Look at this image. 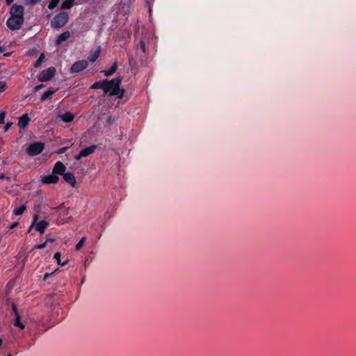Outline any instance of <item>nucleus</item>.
Masks as SVG:
<instances>
[{
	"instance_id": "obj_35",
	"label": "nucleus",
	"mask_w": 356,
	"mask_h": 356,
	"mask_svg": "<svg viewBox=\"0 0 356 356\" xmlns=\"http://www.w3.org/2000/svg\"><path fill=\"white\" fill-rule=\"evenodd\" d=\"M52 273H46L44 275V277H43V280H47V278L49 277H50Z\"/></svg>"
},
{
	"instance_id": "obj_13",
	"label": "nucleus",
	"mask_w": 356,
	"mask_h": 356,
	"mask_svg": "<svg viewBox=\"0 0 356 356\" xmlns=\"http://www.w3.org/2000/svg\"><path fill=\"white\" fill-rule=\"evenodd\" d=\"M30 122V118L27 113L22 115L18 121V126L20 128H25Z\"/></svg>"
},
{
	"instance_id": "obj_32",
	"label": "nucleus",
	"mask_w": 356,
	"mask_h": 356,
	"mask_svg": "<svg viewBox=\"0 0 356 356\" xmlns=\"http://www.w3.org/2000/svg\"><path fill=\"white\" fill-rule=\"evenodd\" d=\"M5 113L2 112L0 113V124L4 123Z\"/></svg>"
},
{
	"instance_id": "obj_21",
	"label": "nucleus",
	"mask_w": 356,
	"mask_h": 356,
	"mask_svg": "<svg viewBox=\"0 0 356 356\" xmlns=\"http://www.w3.org/2000/svg\"><path fill=\"white\" fill-rule=\"evenodd\" d=\"M100 48L92 52L88 56V60L91 63H94L99 56Z\"/></svg>"
},
{
	"instance_id": "obj_42",
	"label": "nucleus",
	"mask_w": 356,
	"mask_h": 356,
	"mask_svg": "<svg viewBox=\"0 0 356 356\" xmlns=\"http://www.w3.org/2000/svg\"><path fill=\"white\" fill-rule=\"evenodd\" d=\"M6 356H13L11 353H8Z\"/></svg>"
},
{
	"instance_id": "obj_19",
	"label": "nucleus",
	"mask_w": 356,
	"mask_h": 356,
	"mask_svg": "<svg viewBox=\"0 0 356 356\" xmlns=\"http://www.w3.org/2000/svg\"><path fill=\"white\" fill-rule=\"evenodd\" d=\"M54 258L56 259V261H57V264L63 266L65 265H66L68 262V259H65L64 261H62L61 260V254L60 252H57L54 254Z\"/></svg>"
},
{
	"instance_id": "obj_7",
	"label": "nucleus",
	"mask_w": 356,
	"mask_h": 356,
	"mask_svg": "<svg viewBox=\"0 0 356 356\" xmlns=\"http://www.w3.org/2000/svg\"><path fill=\"white\" fill-rule=\"evenodd\" d=\"M88 66L87 60H81L75 62L71 67L70 71L72 73L80 72Z\"/></svg>"
},
{
	"instance_id": "obj_23",
	"label": "nucleus",
	"mask_w": 356,
	"mask_h": 356,
	"mask_svg": "<svg viewBox=\"0 0 356 356\" xmlns=\"http://www.w3.org/2000/svg\"><path fill=\"white\" fill-rule=\"evenodd\" d=\"M26 209V205L22 204L20 207L15 208L13 210V213L16 216H19V215H22L25 211Z\"/></svg>"
},
{
	"instance_id": "obj_15",
	"label": "nucleus",
	"mask_w": 356,
	"mask_h": 356,
	"mask_svg": "<svg viewBox=\"0 0 356 356\" xmlns=\"http://www.w3.org/2000/svg\"><path fill=\"white\" fill-rule=\"evenodd\" d=\"M118 64L115 61L113 63V65L111 67L109 70H104L102 71V73H103L106 76H110L113 75L118 70Z\"/></svg>"
},
{
	"instance_id": "obj_11",
	"label": "nucleus",
	"mask_w": 356,
	"mask_h": 356,
	"mask_svg": "<svg viewBox=\"0 0 356 356\" xmlns=\"http://www.w3.org/2000/svg\"><path fill=\"white\" fill-rule=\"evenodd\" d=\"M63 179L65 182L71 185L72 186H74L76 184V178L72 172H67L63 174Z\"/></svg>"
},
{
	"instance_id": "obj_40",
	"label": "nucleus",
	"mask_w": 356,
	"mask_h": 356,
	"mask_svg": "<svg viewBox=\"0 0 356 356\" xmlns=\"http://www.w3.org/2000/svg\"><path fill=\"white\" fill-rule=\"evenodd\" d=\"M6 178V175L4 174L0 175V179H4Z\"/></svg>"
},
{
	"instance_id": "obj_17",
	"label": "nucleus",
	"mask_w": 356,
	"mask_h": 356,
	"mask_svg": "<svg viewBox=\"0 0 356 356\" xmlns=\"http://www.w3.org/2000/svg\"><path fill=\"white\" fill-rule=\"evenodd\" d=\"M15 319L13 320V325L15 327H17L18 328H19L20 330H24V327H25V325L24 324H23L22 322H21V317H20V315L19 314H17L16 316H15Z\"/></svg>"
},
{
	"instance_id": "obj_33",
	"label": "nucleus",
	"mask_w": 356,
	"mask_h": 356,
	"mask_svg": "<svg viewBox=\"0 0 356 356\" xmlns=\"http://www.w3.org/2000/svg\"><path fill=\"white\" fill-rule=\"evenodd\" d=\"M44 87V85L43 84H40V85H38L35 87L34 90L35 91H39L40 90H41L42 88H43Z\"/></svg>"
},
{
	"instance_id": "obj_12",
	"label": "nucleus",
	"mask_w": 356,
	"mask_h": 356,
	"mask_svg": "<svg viewBox=\"0 0 356 356\" xmlns=\"http://www.w3.org/2000/svg\"><path fill=\"white\" fill-rule=\"evenodd\" d=\"M70 38V32L68 31H65L63 33H61L59 35H58V37H57V38L56 40L55 43H56V45H60L63 42H65L67 40H68Z\"/></svg>"
},
{
	"instance_id": "obj_38",
	"label": "nucleus",
	"mask_w": 356,
	"mask_h": 356,
	"mask_svg": "<svg viewBox=\"0 0 356 356\" xmlns=\"http://www.w3.org/2000/svg\"><path fill=\"white\" fill-rule=\"evenodd\" d=\"M14 0H6V2L8 5L11 4Z\"/></svg>"
},
{
	"instance_id": "obj_31",
	"label": "nucleus",
	"mask_w": 356,
	"mask_h": 356,
	"mask_svg": "<svg viewBox=\"0 0 356 356\" xmlns=\"http://www.w3.org/2000/svg\"><path fill=\"white\" fill-rule=\"evenodd\" d=\"M69 148V147H62V148H60L58 149L57 151H56V153L57 154H63L64 153L67 149Z\"/></svg>"
},
{
	"instance_id": "obj_22",
	"label": "nucleus",
	"mask_w": 356,
	"mask_h": 356,
	"mask_svg": "<svg viewBox=\"0 0 356 356\" xmlns=\"http://www.w3.org/2000/svg\"><path fill=\"white\" fill-rule=\"evenodd\" d=\"M105 87V79L95 82L91 86V89H102Z\"/></svg>"
},
{
	"instance_id": "obj_3",
	"label": "nucleus",
	"mask_w": 356,
	"mask_h": 356,
	"mask_svg": "<svg viewBox=\"0 0 356 356\" xmlns=\"http://www.w3.org/2000/svg\"><path fill=\"white\" fill-rule=\"evenodd\" d=\"M44 148V144L42 142H34L31 143L26 148V153L30 156H35L40 154Z\"/></svg>"
},
{
	"instance_id": "obj_5",
	"label": "nucleus",
	"mask_w": 356,
	"mask_h": 356,
	"mask_svg": "<svg viewBox=\"0 0 356 356\" xmlns=\"http://www.w3.org/2000/svg\"><path fill=\"white\" fill-rule=\"evenodd\" d=\"M56 68L50 67L42 70L38 76V79L40 82H46L51 80L56 74Z\"/></svg>"
},
{
	"instance_id": "obj_24",
	"label": "nucleus",
	"mask_w": 356,
	"mask_h": 356,
	"mask_svg": "<svg viewBox=\"0 0 356 356\" xmlns=\"http://www.w3.org/2000/svg\"><path fill=\"white\" fill-rule=\"evenodd\" d=\"M44 58H45L44 54L43 53H42L40 55L39 58L37 59V60L35 62L34 67L35 68L40 67L41 66L42 63L44 62Z\"/></svg>"
},
{
	"instance_id": "obj_36",
	"label": "nucleus",
	"mask_w": 356,
	"mask_h": 356,
	"mask_svg": "<svg viewBox=\"0 0 356 356\" xmlns=\"http://www.w3.org/2000/svg\"><path fill=\"white\" fill-rule=\"evenodd\" d=\"M40 0H28V1L29 2V3L33 5V4H35L36 3L39 2Z\"/></svg>"
},
{
	"instance_id": "obj_25",
	"label": "nucleus",
	"mask_w": 356,
	"mask_h": 356,
	"mask_svg": "<svg viewBox=\"0 0 356 356\" xmlns=\"http://www.w3.org/2000/svg\"><path fill=\"white\" fill-rule=\"evenodd\" d=\"M60 1V0H51L48 5L49 9L53 10L55 8H56L58 6V5L59 4Z\"/></svg>"
},
{
	"instance_id": "obj_41",
	"label": "nucleus",
	"mask_w": 356,
	"mask_h": 356,
	"mask_svg": "<svg viewBox=\"0 0 356 356\" xmlns=\"http://www.w3.org/2000/svg\"><path fill=\"white\" fill-rule=\"evenodd\" d=\"M11 55V53H6L4 54L5 56L8 57Z\"/></svg>"
},
{
	"instance_id": "obj_14",
	"label": "nucleus",
	"mask_w": 356,
	"mask_h": 356,
	"mask_svg": "<svg viewBox=\"0 0 356 356\" xmlns=\"http://www.w3.org/2000/svg\"><path fill=\"white\" fill-rule=\"evenodd\" d=\"M49 222L46 220H41L38 222L35 225V229L42 234L44 232L45 229L48 227Z\"/></svg>"
},
{
	"instance_id": "obj_26",
	"label": "nucleus",
	"mask_w": 356,
	"mask_h": 356,
	"mask_svg": "<svg viewBox=\"0 0 356 356\" xmlns=\"http://www.w3.org/2000/svg\"><path fill=\"white\" fill-rule=\"evenodd\" d=\"M86 241V237H83L79 242L75 246V250L79 251L84 245L85 242Z\"/></svg>"
},
{
	"instance_id": "obj_39",
	"label": "nucleus",
	"mask_w": 356,
	"mask_h": 356,
	"mask_svg": "<svg viewBox=\"0 0 356 356\" xmlns=\"http://www.w3.org/2000/svg\"><path fill=\"white\" fill-rule=\"evenodd\" d=\"M37 220H38V215L35 214L33 216V222H35Z\"/></svg>"
},
{
	"instance_id": "obj_10",
	"label": "nucleus",
	"mask_w": 356,
	"mask_h": 356,
	"mask_svg": "<svg viewBox=\"0 0 356 356\" xmlns=\"http://www.w3.org/2000/svg\"><path fill=\"white\" fill-rule=\"evenodd\" d=\"M65 166L61 161H57L53 168V174H56V175H63L65 171Z\"/></svg>"
},
{
	"instance_id": "obj_18",
	"label": "nucleus",
	"mask_w": 356,
	"mask_h": 356,
	"mask_svg": "<svg viewBox=\"0 0 356 356\" xmlns=\"http://www.w3.org/2000/svg\"><path fill=\"white\" fill-rule=\"evenodd\" d=\"M60 118L64 122H70L73 120L74 115L70 112H65V113L60 115Z\"/></svg>"
},
{
	"instance_id": "obj_4",
	"label": "nucleus",
	"mask_w": 356,
	"mask_h": 356,
	"mask_svg": "<svg viewBox=\"0 0 356 356\" xmlns=\"http://www.w3.org/2000/svg\"><path fill=\"white\" fill-rule=\"evenodd\" d=\"M24 22V17L10 16L6 21V25L12 31L19 30Z\"/></svg>"
},
{
	"instance_id": "obj_16",
	"label": "nucleus",
	"mask_w": 356,
	"mask_h": 356,
	"mask_svg": "<svg viewBox=\"0 0 356 356\" xmlns=\"http://www.w3.org/2000/svg\"><path fill=\"white\" fill-rule=\"evenodd\" d=\"M57 89L49 88L41 97L40 100L44 102L51 98V95L56 92Z\"/></svg>"
},
{
	"instance_id": "obj_34",
	"label": "nucleus",
	"mask_w": 356,
	"mask_h": 356,
	"mask_svg": "<svg viewBox=\"0 0 356 356\" xmlns=\"http://www.w3.org/2000/svg\"><path fill=\"white\" fill-rule=\"evenodd\" d=\"M19 223L17 222H15L14 223H13L10 227V229H15V227H17L18 226Z\"/></svg>"
},
{
	"instance_id": "obj_6",
	"label": "nucleus",
	"mask_w": 356,
	"mask_h": 356,
	"mask_svg": "<svg viewBox=\"0 0 356 356\" xmlns=\"http://www.w3.org/2000/svg\"><path fill=\"white\" fill-rule=\"evenodd\" d=\"M97 145H92L90 146L86 147L85 148H83L79 153L75 156L76 160H79L82 157H86L95 152V151L97 149Z\"/></svg>"
},
{
	"instance_id": "obj_28",
	"label": "nucleus",
	"mask_w": 356,
	"mask_h": 356,
	"mask_svg": "<svg viewBox=\"0 0 356 356\" xmlns=\"http://www.w3.org/2000/svg\"><path fill=\"white\" fill-rule=\"evenodd\" d=\"M6 89V83L5 81H0V92H3Z\"/></svg>"
},
{
	"instance_id": "obj_30",
	"label": "nucleus",
	"mask_w": 356,
	"mask_h": 356,
	"mask_svg": "<svg viewBox=\"0 0 356 356\" xmlns=\"http://www.w3.org/2000/svg\"><path fill=\"white\" fill-rule=\"evenodd\" d=\"M47 243L44 242L42 244L36 245L34 246L33 249H42L46 247Z\"/></svg>"
},
{
	"instance_id": "obj_8",
	"label": "nucleus",
	"mask_w": 356,
	"mask_h": 356,
	"mask_svg": "<svg viewBox=\"0 0 356 356\" xmlns=\"http://www.w3.org/2000/svg\"><path fill=\"white\" fill-rule=\"evenodd\" d=\"M24 8L22 5L14 4L10 9V16L24 17Z\"/></svg>"
},
{
	"instance_id": "obj_27",
	"label": "nucleus",
	"mask_w": 356,
	"mask_h": 356,
	"mask_svg": "<svg viewBox=\"0 0 356 356\" xmlns=\"http://www.w3.org/2000/svg\"><path fill=\"white\" fill-rule=\"evenodd\" d=\"M139 45H140V49L142 50V51L143 53H145L146 51V48H145V42H144V40H140V42H139Z\"/></svg>"
},
{
	"instance_id": "obj_1",
	"label": "nucleus",
	"mask_w": 356,
	"mask_h": 356,
	"mask_svg": "<svg viewBox=\"0 0 356 356\" xmlns=\"http://www.w3.org/2000/svg\"><path fill=\"white\" fill-rule=\"evenodd\" d=\"M122 81V77L121 76L111 80L105 79L104 92L108 94L110 97L115 96L119 99H122L125 91L123 88H120Z\"/></svg>"
},
{
	"instance_id": "obj_9",
	"label": "nucleus",
	"mask_w": 356,
	"mask_h": 356,
	"mask_svg": "<svg viewBox=\"0 0 356 356\" xmlns=\"http://www.w3.org/2000/svg\"><path fill=\"white\" fill-rule=\"evenodd\" d=\"M59 180V177L56 174H51L49 175L43 176L41 179V181L43 184H56Z\"/></svg>"
},
{
	"instance_id": "obj_37",
	"label": "nucleus",
	"mask_w": 356,
	"mask_h": 356,
	"mask_svg": "<svg viewBox=\"0 0 356 356\" xmlns=\"http://www.w3.org/2000/svg\"><path fill=\"white\" fill-rule=\"evenodd\" d=\"M10 126H11V124L8 123V124L5 126L4 131H6Z\"/></svg>"
},
{
	"instance_id": "obj_29",
	"label": "nucleus",
	"mask_w": 356,
	"mask_h": 356,
	"mask_svg": "<svg viewBox=\"0 0 356 356\" xmlns=\"http://www.w3.org/2000/svg\"><path fill=\"white\" fill-rule=\"evenodd\" d=\"M12 310L13 311L15 316L19 314V313L18 312L17 306L15 303L12 304Z\"/></svg>"
},
{
	"instance_id": "obj_20",
	"label": "nucleus",
	"mask_w": 356,
	"mask_h": 356,
	"mask_svg": "<svg viewBox=\"0 0 356 356\" xmlns=\"http://www.w3.org/2000/svg\"><path fill=\"white\" fill-rule=\"evenodd\" d=\"M74 3V0H65L60 6L62 10L70 9L73 7Z\"/></svg>"
},
{
	"instance_id": "obj_2",
	"label": "nucleus",
	"mask_w": 356,
	"mask_h": 356,
	"mask_svg": "<svg viewBox=\"0 0 356 356\" xmlns=\"http://www.w3.org/2000/svg\"><path fill=\"white\" fill-rule=\"evenodd\" d=\"M69 20V15L67 13H60L54 16L51 22V26L54 29H59L64 26Z\"/></svg>"
}]
</instances>
